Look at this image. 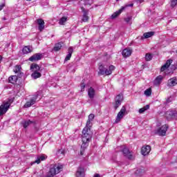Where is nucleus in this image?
Returning <instances> with one entry per match:
<instances>
[{
  "mask_svg": "<svg viewBox=\"0 0 177 177\" xmlns=\"http://www.w3.org/2000/svg\"><path fill=\"white\" fill-rule=\"evenodd\" d=\"M91 139H92V135L89 133V131L88 128H84L82 130V140L83 142L81 149H80V154L81 156H84V151H85V149L88 147V144L91 142Z\"/></svg>",
  "mask_w": 177,
  "mask_h": 177,
  "instance_id": "nucleus-1",
  "label": "nucleus"
},
{
  "mask_svg": "<svg viewBox=\"0 0 177 177\" xmlns=\"http://www.w3.org/2000/svg\"><path fill=\"white\" fill-rule=\"evenodd\" d=\"M99 75H104L106 74V75H111L113 73V71L115 70V66L113 65H110L108 68L106 65H103L102 64H99Z\"/></svg>",
  "mask_w": 177,
  "mask_h": 177,
  "instance_id": "nucleus-2",
  "label": "nucleus"
},
{
  "mask_svg": "<svg viewBox=\"0 0 177 177\" xmlns=\"http://www.w3.org/2000/svg\"><path fill=\"white\" fill-rule=\"evenodd\" d=\"M30 70H32V73L31 74L32 78L33 80H37V78H41L42 74V69H41V67L37 64H32L30 65Z\"/></svg>",
  "mask_w": 177,
  "mask_h": 177,
  "instance_id": "nucleus-3",
  "label": "nucleus"
},
{
  "mask_svg": "<svg viewBox=\"0 0 177 177\" xmlns=\"http://www.w3.org/2000/svg\"><path fill=\"white\" fill-rule=\"evenodd\" d=\"M63 169V165H52L50 166L49 171L45 177H53L57 174H59Z\"/></svg>",
  "mask_w": 177,
  "mask_h": 177,
  "instance_id": "nucleus-4",
  "label": "nucleus"
},
{
  "mask_svg": "<svg viewBox=\"0 0 177 177\" xmlns=\"http://www.w3.org/2000/svg\"><path fill=\"white\" fill-rule=\"evenodd\" d=\"M10 100H8L6 102H3V104L0 106V116L3 115L9 110V108L10 107Z\"/></svg>",
  "mask_w": 177,
  "mask_h": 177,
  "instance_id": "nucleus-5",
  "label": "nucleus"
},
{
  "mask_svg": "<svg viewBox=\"0 0 177 177\" xmlns=\"http://www.w3.org/2000/svg\"><path fill=\"white\" fill-rule=\"evenodd\" d=\"M166 118L169 121L171 120H177V111L169 110L165 113Z\"/></svg>",
  "mask_w": 177,
  "mask_h": 177,
  "instance_id": "nucleus-6",
  "label": "nucleus"
},
{
  "mask_svg": "<svg viewBox=\"0 0 177 177\" xmlns=\"http://www.w3.org/2000/svg\"><path fill=\"white\" fill-rule=\"evenodd\" d=\"M38 96H39V92L37 93L36 95H35L30 101L27 102L24 104L25 109H28V107H31V106H33V104H35L37 102V99H38Z\"/></svg>",
  "mask_w": 177,
  "mask_h": 177,
  "instance_id": "nucleus-7",
  "label": "nucleus"
},
{
  "mask_svg": "<svg viewBox=\"0 0 177 177\" xmlns=\"http://www.w3.org/2000/svg\"><path fill=\"white\" fill-rule=\"evenodd\" d=\"M126 112H127V108H125V106H123L117 115L116 120H115L116 124H118V122H120V121H121V120L124 118V115H125Z\"/></svg>",
  "mask_w": 177,
  "mask_h": 177,
  "instance_id": "nucleus-8",
  "label": "nucleus"
},
{
  "mask_svg": "<svg viewBox=\"0 0 177 177\" xmlns=\"http://www.w3.org/2000/svg\"><path fill=\"white\" fill-rule=\"evenodd\" d=\"M122 152L123 153V156L126 158H128V160H133V152H132L131 151H129L128 148L124 147L122 150Z\"/></svg>",
  "mask_w": 177,
  "mask_h": 177,
  "instance_id": "nucleus-9",
  "label": "nucleus"
},
{
  "mask_svg": "<svg viewBox=\"0 0 177 177\" xmlns=\"http://www.w3.org/2000/svg\"><path fill=\"white\" fill-rule=\"evenodd\" d=\"M123 100H124V96H122V95L119 94L116 96L115 100V104H114L115 110H117V109H118L121 106V103H122Z\"/></svg>",
  "mask_w": 177,
  "mask_h": 177,
  "instance_id": "nucleus-10",
  "label": "nucleus"
},
{
  "mask_svg": "<svg viewBox=\"0 0 177 177\" xmlns=\"http://www.w3.org/2000/svg\"><path fill=\"white\" fill-rule=\"evenodd\" d=\"M132 6H133V3L126 4L125 6L122 7L120 10L114 12L111 15V19H115V17L120 16V15H121V13H122V10H124V9H125V8H129V7L132 8Z\"/></svg>",
  "mask_w": 177,
  "mask_h": 177,
  "instance_id": "nucleus-11",
  "label": "nucleus"
},
{
  "mask_svg": "<svg viewBox=\"0 0 177 177\" xmlns=\"http://www.w3.org/2000/svg\"><path fill=\"white\" fill-rule=\"evenodd\" d=\"M167 131H168V125L165 124L157 130L156 133L159 135V136H165Z\"/></svg>",
  "mask_w": 177,
  "mask_h": 177,
  "instance_id": "nucleus-12",
  "label": "nucleus"
},
{
  "mask_svg": "<svg viewBox=\"0 0 177 177\" xmlns=\"http://www.w3.org/2000/svg\"><path fill=\"white\" fill-rule=\"evenodd\" d=\"M43 55L41 53H36L34 54L33 55H32L30 58H29V61L30 62H38V60H41V59H42Z\"/></svg>",
  "mask_w": 177,
  "mask_h": 177,
  "instance_id": "nucleus-13",
  "label": "nucleus"
},
{
  "mask_svg": "<svg viewBox=\"0 0 177 177\" xmlns=\"http://www.w3.org/2000/svg\"><path fill=\"white\" fill-rule=\"evenodd\" d=\"M151 151V147L149 145L143 146L141 149V154L142 156H147Z\"/></svg>",
  "mask_w": 177,
  "mask_h": 177,
  "instance_id": "nucleus-14",
  "label": "nucleus"
},
{
  "mask_svg": "<svg viewBox=\"0 0 177 177\" xmlns=\"http://www.w3.org/2000/svg\"><path fill=\"white\" fill-rule=\"evenodd\" d=\"M37 24H38V29L40 31H44L45 28V21L42 19H38L36 20Z\"/></svg>",
  "mask_w": 177,
  "mask_h": 177,
  "instance_id": "nucleus-15",
  "label": "nucleus"
},
{
  "mask_svg": "<svg viewBox=\"0 0 177 177\" xmlns=\"http://www.w3.org/2000/svg\"><path fill=\"white\" fill-rule=\"evenodd\" d=\"M172 62H174V60L172 59H168L167 60L166 63L162 66V67L160 68V71H165V70H167V68H169V66H171V64H172Z\"/></svg>",
  "mask_w": 177,
  "mask_h": 177,
  "instance_id": "nucleus-16",
  "label": "nucleus"
},
{
  "mask_svg": "<svg viewBox=\"0 0 177 177\" xmlns=\"http://www.w3.org/2000/svg\"><path fill=\"white\" fill-rule=\"evenodd\" d=\"M168 86H175L177 85V77L170 78L167 82Z\"/></svg>",
  "mask_w": 177,
  "mask_h": 177,
  "instance_id": "nucleus-17",
  "label": "nucleus"
},
{
  "mask_svg": "<svg viewBox=\"0 0 177 177\" xmlns=\"http://www.w3.org/2000/svg\"><path fill=\"white\" fill-rule=\"evenodd\" d=\"M96 95V91L95 89L92 87H90L88 90V96L89 99H93L95 97V95Z\"/></svg>",
  "mask_w": 177,
  "mask_h": 177,
  "instance_id": "nucleus-18",
  "label": "nucleus"
},
{
  "mask_svg": "<svg viewBox=\"0 0 177 177\" xmlns=\"http://www.w3.org/2000/svg\"><path fill=\"white\" fill-rule=\"evenodd\" d=\"M76 177H85V170L83 167H79L77 169Z\"/></svg>",
  "mask_w": 177,
  "mask_h": 177,
  "instance_id": "nucleus-19",
  "label": "nucleus"
},
{
  "mask_svg": "<svg viewBox=\"0 0 177 177\" xmlns=\"http://www.w3.org/2000/svg\"><path fill=\"white\" fill-rule=\"evenodd\" d=\"M122 55L123 57H129L132 55V50L130 48H125L122 50Z\"/></svg>",
  "mask_w": 177,
  "mask_h": 177,
  "instance_id": "nucleus-20",
  "label": "nucleus"
},
{
  "mask_svg": "<svg viewBox=\"0 0 177 177\" xmlns=\"http://www.w3.org/2000/svg\"><path fill=\"white\" fill-rule=\"evenodd\" d=\"M73 52H74V49L73 48V47H69L68 49V55H66V57L65 58V62H68V60H70V59H71Z\"/></svg>",
  "mask_w": 177,
  "mask_h": 177,
  "instance_id": "nucleus-21",
  "label": "nucleus"
},
{
  "mask_svg": "<svg viewBox=\"0 0 177 177\" xmlns=\"http://www.w3.org/2000/svg\"><path fill=\"white\" fill-rule=\"evenodd\" d=\"M48 158V156H46V155H41L37 156V160L34 162V163L36 164H40L41 161H45V159Z\"/></svg>",
  "mask_w": 177,
  "mask_h": 177,
  "instance_id": "nucleus-22",
  "label": "nucleus"
},
{
  "mask_svg": "<svg viewBox=\"0 0 177 177\" xmlns=\"http://www.w3.org/2000/svg\"><path fill=\"white\" fill-rule=\"evenodd\" d=\"M82 10L84 12L82 21H84L85 23L86 21H88V20H89V17L88 16V12L86 11H85V9L84 8V7H82Z\"/></svg>",
  "mask_w": 177,
  "mask_h": 177,
  "instance_id": "nucleus-23",
  "label": "nucleus"
},
{
  "mask_svg": "<svg viewBox=\"0 0 177 177\" xmlns=\"http://www.w3.org/2000/svg\"><path fill=\"white\" fill-rule=\"evenodd\" d=\"M154 35V32H148L143 34V36L141 37L142 39L143 38H145V39H147V38H151V37H153Z\"/></svg>",
  "mask_w": 177,
  "mask_h": 177,
  "instance_id": "nucleus-24",
  "label": "nucleus"
},
{
  "mask_svg": "<svg viewBox=\"0 0 177 177\" xmlns=\"http://www.w3.org/2000/svg\"><path fill=\"white\" fill-rule=\"evenodd\" d=\"M8 82H10V84H16L17 82V76L16 75L10 76L8 78Z\"/></svg>",
  "mask_w": 177,
  "mask_h": 177,
  "instance_id": "nucleus-25",
  "label": "nucleus"
},
{
  "mask_svg": "<svg viewBox=\"0 0 177 177\" xmlns=\"http://www.w3.org/2000/svg\"><path fill=\"white\" fill-rule=\"evenodd\" d=\"M161 81H162V76L159 75L155 79V80L153 81V84L156 86L160 85V84H161Z\"/></svg>",
  "mask_w": 177,
  "mask_h": 177,
  "instance_id": "nucleus-26",
  "label": "nucleus"
},
{
  "mask_svg": "<svg viewBox=\"0 0 177 177\" xmlns=\"http://www.w3.org/2000/svg\"><path fill=\"white\" fill-rule=\"evenodd\" d=\"M22 52L24 55H27V53H30V52H32V50L30 46H25L23 48Z\"/></svg>",
  "mask_w": 177,
  "mask_h": 177,
  "instance_id": "nucleus-27",
  "label": "nucleus"
},
{
  "mask_svg": "<svg viewBox=\"0 0 177 177\" xmlns=\"http://www.w3.org/2000/svg\"><path fill=\"white\" fill-rule=\"evenodd\" d=\"M150 109V105L147 104L144 107L139 109L138 112L140 114H143L146 110H149Z\"/></svg>",
  "mask_w": 177,
  "mask_h": 177,
  "instance_id": "nucleus-28",
  "label": "nucleus"
},
{
  "mask_svg": "<svg viewBox=\"0 0 177 177\" xmlns=\"http://www.w3.org/2000/svg\"><path fill=\"white\" fill-rule=\"evenodd\" d=\"M62 43L56 44L53 48V50H55V52H57L62 49Z\"/></svg>",
  "mask_w": 177,
  "mask_h": 177,
  "instance_id": "nucleus-29",
  "label": "nucleus"
},
{
  "mask_svg": "<svg viewBox=\"0 0 177 177\" xmlns=\"http://www.w3.org/2000/svg\"><path fill=\"white\" fill-rule=\"evenodd\" d=\"M31 124H34V122L28 120H26V121L24 122L23 127H24V128L26 129L29 125H31Z\"/></svg>",
  "mask_w": 177,
  "mask_h": 177,
  "instance_id": "nucleus-30",
  "label": "nucleus"
},
{
  "mask_svg": "<svg viewBox=\"0 0 177 177\" xmlns=\"http://www.w3.org/2000/svg\"><path fill=\"white\" fill-rule=\"evenodd\" d=\"M56 154L57 157H60L61 158H63V157H64V151L63 149H59L57 151Z\"/></svg>",
  "mask_w": 177,
  "mask_h": 177,
  "instance_id": "nucleus-31",
  "label": "nucleus"
},
{
  "mask_svg": "<svg viewBox=\"0 0 177 177\" xmlns=\"http://www.w3.org/2000/svg\"><path fill=\"white\" fill-rule=\"evenodd\" d=\"M66 21H67V17H63L59 19V24H60L61 26L64 25V24L66 23Z\"/></svg>",
  "mask_w": 177,
  "mask_h": 177,
  "instance_id": "nucleus-32",
  "label": "nucleus"
},
{
  "mask_svg": "<svg viewBox=\"0 0 177 177\" xmlns=\"http://www.w3.org/2000/svg\"><path fill=\"white\" fill-rule=\"evenodd\" d=\"M132 20V16H127L124 18V21L127 23V24H132V22L131 21Z\"/></svg>",
  "mask_w": 177,
  "mask_h": 177,
  "instance_id": "nucleus-33",
  "label": "nucleus"
},
{
  "mask_svg": "<svg viewBox=\"0 0 177 177\" xmlns=\"http://www.w3.org/2000/svg\"><path fill=\"white\" fill-rule=\"evenodd\" d=\"M151 59H153V55H151V54L150 53H147L145 55V59L147 60V62H150Z\"/></svg>",
  "mask_w": 177,
  "mask_h": 177,
  "instance_id": "nucleus-34",
  "label": "nucleus"
},
{
  "mask_svg": "<svg viewBox=\"0 0 177 177\" xmlns=\"http://www.w3.org/2000/svg\"><path fill=\"white\" fill-rule=\"evenodd\" d=\"M145 96H151V88H147L145 91Z\"/></svg>",
  "mask_w": 177,
  "mask_h": 177,
  "instance_id": "nucleus-35",
  "label": "nucleus"
},
{
  "mask_svg": "<svg viewBox=\"0 0 177 177\" xmlns=\"http://www.w3.org/2000/svg\"><path fill=\"white\" fill-rule=\"evenodd\" d=\"M177 5V0H171L170 1V6L171 8H175Z\"/></svg>",
  "mask_w": 177,
  "mask_h": 177,
  "instance_id": "nucleus-36",
  "label": "nucleus"
},
{
  "mask_svg": "<svg viewBox=\"0 0 177 177\" xmlns=\"http://www.w3.org/2000/svg\"><path fill=\"white\" fill-rule=\"evenodd\" d=\"M136 175H138V176H142L143 175V170L142 169H137L136 171Z\"/></svg>",
  "mask_w": 177,
  "mask_h": 177,
  "instance_id": "nucleus-37",
  "label": "nucleus"
},
{
  "mask_svg": "<svg viewBox=\"0 0 177 177\" xmlns=\"http://www.w3.org/2000/svg\"><path fill=\"white\" fill-rule=\"evenodd\" d=\"M93 3V0H84V5H88L91 6Z\"/></svg>",
  "mask_w": 177,
  "mask_h": 177,
  "instance_id": "nucleus-38",
  "label": "nucleus"
},
{
  "mask_svg": "<svg viewBox=\"0 0 177 177\" xmlns=\"http://www.w3.org/2000/svg\"><path fill=\"white\" fill-rule=\"evenodd\" d=\"M91 127H92V120H88L86 122V127H85V128H88V129H90Z\"/></svg>",
  "mask_w": 177,
  "mask_h": 177,
  "instance_id": "nucleus-39",
  "label": "nucleus"
},
{
  "mask_svg": "<svg viewBox=\"0 0 177 177\" xmlns=\"http://www.w3.org/2000/svg\"><path fill=\"white\" fill-rule=\"evenodd\" d=\"M95 118V115L93 113H91L88 115V120L89 121H93V119Z\"/></svg>",
  "mask_w": 177,
  "mask_h": 177,
  "instance_id": "nucleus-40",
  "label": "nucleus"
},
{
  "mask_svg": "<svg viewBox=\"0 0 177 177\" xmlns=\"http://www.w3.org/2000/svg\"><path fill=\"white\" fill-rule=\"evenodd\" d=\"M84 91H85V83L84 82V80H83L81 84V92H84Z\"/></svg>",
  "mask_w": 177,
  "mask_h": 177,
  "instance_id": "nucleus-41",
  "label": "nucleus"
},
{
  "mask_svg": "<svg viewBox=\"0 0 177 177\" xmlns=\"http://www.w3.org/2000/svg\"><path fill=\"white\" fill-rule=\"evenodd\" d=\"M21 69V67H20V66H17L15 67V70H14V71H15V73H19Z\"/></svg>",
  "mask_w": 177,
  "mask_h": 177,
  "instance_id": "nucleus-42",
  "label": "nucleus"
},
{
  "mask_svg": "<svg viewBox=\"0 0 177 177\" xmlns=\"http://www.w3.org/2000/svg\"><path fill=\"white\" fill-rule=\"evenodd\" d=\"M174 100V98L172 97H169V98L167 99L166 103H171Z\"/></svg>",
  "mask_w": 177,
  "mask_h": 177,
  "instance_id": "nucleus-43",
  "label": "nucleus"
},
{
  "mask_svg": "<svg viewBox=\"0 0 177 177\" xmlns=\"http://www.w3.org/2000/svg\"><path fill=\"white\" fill-rule=\"evenodd\" d=\"M3 8H5V3L0 5V10H2V9H3Z\"/></svg>",
  "mask_w": 177,
  "mask_h": 177,
  "instance_id": "nucleus-44",
  "label": "nucleus"
},
{
  "mask_svg": "<svg viewBox=\"0 0 177 177\" xmlns=\"http://www.w3.org/2000/svg\"><path fill=\"white\" fill-rule=\"evenodd\" d=\"M93 177H100V174H95Z\"/></svg>",
  "mask_w": 177,
  "mask_h": 177,
  "instance_id": "nucleus-45",
  "label": "nucleus"
},
{
  "mask_svg": "<svg viewBox=\"0 0 177 177\" xmlns=\"http://www.w3.org/2000/svg\"><path fill=\"white\" fill-rule=\"evenodd\" d=\"M2 62V56L0 55V63Z\"/></svg>",
  "mask_w": 177,
  "mask_h": 177,
  "instance_id": "nucleus-46",
  "label": "nucleus"
},
{
  "mask_svg": "<svg viewBox=\"0 0 177 177\" xmlns=\"http://www.w3.org/2000/svg\"><path fill=\"white\" fill-rule=\"evenodd\" d=\"M3 20H6V18H3Z\"/></svg>",
  "mask_w": 177,
  "mask_h": 177,
  "instance_id": "nucleus-47",
  "label": "nucleus"
}]
</instances>
